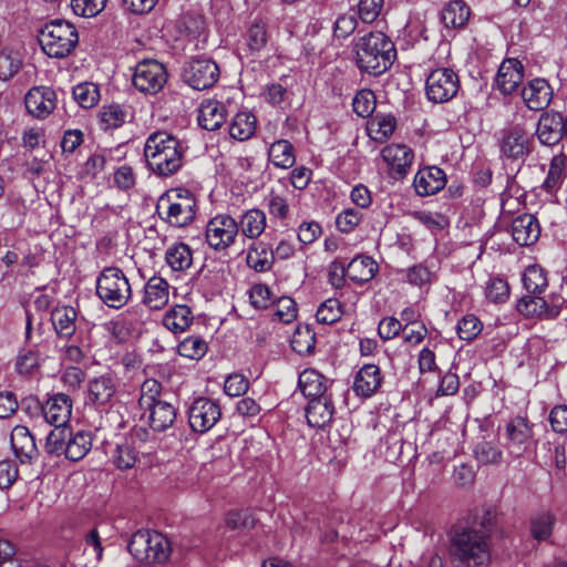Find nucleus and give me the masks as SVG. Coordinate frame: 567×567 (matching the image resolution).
<instances>
[{"label": "nucleus", "instance_id": "f257e3e1", "mask_svg": "<svg viewBox=\"0 0 567 567\" xmlns=\"http://www.w3.org/2000/svg\"><path fill=\"white\" fill-rule=\"evenodd\" d=\"M449 554L457 567H482L489 561V542L485 532H476L464 523L454 525L449 533Z\"/></svg>", "mask_w": 567, "mask_h": 567}, {"label": "nucleus", "instance_id": "f03ea898", "mask_svg": "<svg viewBox=\"0 0 567 567\" xmlns=\"http://www.w3.org/2000/svg\"><path fill=\"white\" fill-rule=\"evenodd\" d=\"M357 65L360 71L373 76L386 72L396 59L392 40L382 32H370L354 44Z\"/></svg>", "mask_w": 567, "mask_h": 567}, {"label": "nucleus", "instance_id": "7ed1b4c3", "mask_svg": "<svg viewBox=\"0 0 567 567\" xmlns=\"http://www.w3.org/2000/svg\"><path fill=\"white\" fill-rule=\"evenodd\" d=\"M183 155L179 140L165 131L151 134L144 146L148 168L162 177L171 176L182 167Z\"/></svg>", "mask_w": 567, "mask_h": 567}, {"label": "nucleus", "instance_id": "20e7f679", "mask_svg": "<svg viewBox=\"0 0 567 567\" xmlns=\"http://www.w3.org/2000/svg\"><path fill=\"white\" fill-rule=\"evenodd\" d=\"M38 41L48 56L61 59L74 50L79 43V33L72 23L55 19L40 29Z\"/></svg>", "mask_w": 567, "mask_h": 567}, {"label": "nucleus", "instance_id": "39448f33", "mask_svg": "<svg viewBox=\"0 0 567 567\" xmlns=\"http://www.w3.org/2000/svg\"><path fill=\"white\" fill-rule=\"evenodd\" d=\"M127 548L136 560L146 564H164L172 554L167 537L155 530L140 529L135 532Z\"/></svg>", "mask_w": 567, "mask_h": 567}, {"label": "nucleus", "instance_id": "423d86ee", "mask_svg": "<svg viewBox=\"0 0 567 567\" xmlns=\"http://www.w3.org/2000/svg\"><path fill=\"white\" fill-rule=\"evenodd\" d=\"M96 295L110 308L121 309L132 297L131 284L117 267H105L96 279Z\"/></svg>", "mask_w": 567, "mask_h": 567}, {"label": "nucleus", "instance_id": "0eeeda50", "mask_svg": "<svg viewBox=\"0 0 567 567\" xmlns=\"http://www.w3.org/2000/svg\"><path fill=\"white\" fill-rule=\"evenodd\" d=\"M166 207V216L162 217L173 227H185L196 216V199L188 189H174L159 197L157 210ZM162 215L161 212H158Z\"/></svg>", "mask_w": 567, "mask_h": 567}, {"label": "nucleus", "instance_id": "6e6552de", "mask_svg": "<svg viewBox=\"0 0 567 567\" xmlns=\"http://www.w3.org/2000/svg\"><path fill=\"white\" fill-rule=\"evenodd\" d=\"M239 234V226L228 214H218L206 225L205 238L210 248L223 251L229 248Z\"/></svg>", "mask_w": 567, "mask_h": 567}, {"label": "nucleus", "instance_id": "1a4fd4ad", "mask_svg": "<svg viewBox=\"0 0 567 567\" xmlns=\"http://www.w3.org/2000/svg\"><path fill=\"white\" fill-rule=\"evenodd\" d=\"M182 78L193 89L206 90L218 81L219 68L210 58L196 56L185 64Z\"/></svg>", "mask_w": 567, "mask_h": 567}, {"label": "nucleus", "instance_id": "9d476101", "mask_svg": "<svg viewBox=\"0 0 567 567\" xmlns=\"http://www.w3.org/2000/svg\"><path fill=\"white\" fill-rule=\"evenodd\" d=\"M458 89L460 80L452 69H436L426 79V96L434 103H445L452 100Z\"/></svg>", "mask_w": 567, "mask_h": 567}, {"label": "nucleus", "instance_id": "9b49d317", "mask_svg": "<svg viewBox=\"0 0 567 567\" xmlns=\"http://www.w3.org/2000/svg\"><path fill=\"white\" fill-rule=\"evenodd\" d=\"M167 82L164 64L155 60H144L137 63L133 74V84L142 93L156 94Z\"/></svg>", "mask_w": 567, "mask_h": 567}, {"label": "nucleus", "instance_id": "f8f14e48", "mask_svg": "<svg viewBox=\"0 0 567 567\" xmlns=\"http://www.w3.org/2000/svg\"><path fill=\"white\" fill-rule=\"evenodd\" d=\"M221 417L219 404L209 398L200 396L188 408V423L193 432L204 434L213 429Z\"/></svg>", "mask_w": 567, "mask_h": 567}, {"label": "nucleus", "instance_id": "ddd939ff", "mask_svg": "<svg viewBox=\"0 0 567 567\" xmlns=\"http://www.w3.org/2000/svg\"><path fill=\"white\" fill-rule=\"evenodd\" d=\"M533 143V136L518 125L504 128L498 141L501 154L508 159H520L529 155Z\"/></svg>", "mask_w": 567, "mask_h": 567}, {"label": "nucleus", "instance_id": "4468645a", "mask_svg": "<svg viewBox=\"0 0 567 567\" xmlns=\"http://www.w3.org/2000/svg\"><path fill=\"white\" fill-rule=\"evenodd\" d=\"M28 409L42 413L44 420L54 426H64L71 416L72 400L68 394L58 393L48 399L44 404L39 400L29 399Z\"/></svg>", "mask_w": 567, "mask_h": 567}, {"label": "nucleus", "instance_id": "2eb2a0df", "mask_svg": "<svg viewBox=\"0 0 567 567\" xmlns=\"http://www.w3.org/2000/svg\"><path fill=\"white\" fill-rule=\"evenodd\" d=\"M532 434V427L525 417L516 416L512 419L506 425L504 446L507 453L513 457L522 456L527 450Z\"/></svg>", "mask_w": 567, "mask_h": 567}, {"label": "nucleus", "instance_id": "dca6fc26", "mask_svg": "<svg viewBox=\"0 0 567 567\" xmlns=\"http://www.w3.org/2000/svg\"><path fill=\"white\" fill-rule=\"evenodd\" d=\"M10 443L14 456L22 464H32L40 456L34 436L24 425H17L12 429Z\"/></svg>", "mask_w": 567, "mask_h": 567}, {"label": "nucleus", "instance_id": "f3484780", "mask_svg": "<svg viewBox=\"0 0 567 567\" xmlns=\"http://www.w3.org/2000/svg\"><path fill=\"white\" fill-rule=\"evenodd\" d=\"M24 103L28 112L38 118L49 116L56 106V93L49 86H34L27 93Z\"/></svg>", "mask_w": 567, "mask_h": 567}, {"label": "nucleus", "instance_id": "a211bd4d", "mask_svg": "<svg viewBox=\"0 0 567 567\" xmlns=\"http://www.w3.org/2000/svg\"><path fill=\"white\" fill-rule=\"evenodd\" d=\"M539 142L547 146L556 145L566 134L563 114L555 111H547L539 117L537 130Z\"/></svg>", "mask_w": 567, "mask_h": 567}, {"label": "nucleus", "instance_id": "6ab92c4d", "mask_svg": "<svg viewBox=\"0 0 567 567\" xmlns=\"http://www.w3.org/2000/svg\"><path fill=\"white\" fill-rule=\"evenodd\" d=\"M383 161L389 165L391 175L396 178H403L413 162L412 150L403 144H391L381 152Z\"/></svg>", "mask_w": 567, "mask_h": 567}, {"label": "nucleus", "instance_id": "aec40b11", "mask_svg": "<svg viewBox=\"0 0 567 567\" xmlns=\"http://www.w3.org/2000/svg\"><path fill=\"white\" fill-rule=\"evenodd\" d=\"M117 380L111 372L101 374L87 382V402L93 405H105L116 393Z\"/></svg>", "mask_w": 567, "mask_h": 567}, {"label": "nucleus", "instance_id": "412c9836", "mask_svg": "<svg viewBox=\"0 0 567 567\" xmlns=\"http://www.w3.org/2000/svg\"><path fill=\"white\" fill-rule=\"evenodd\" d=\"M524 79V68L517 59H506L502 62L496 85L503 94H511L519 86Z\"/></svg>", "mask_w": 567, "mask_h": 567}, {"label": "nucleus", "instance_id": "4be33fe9", "mask_svg": "<svg viewBox=\"0 0 567 567\" xmlns=\"http://www.w3.org/2000/svg\"><path fill=\"white\" fill-rule=\"evenodd\" d=\"M413 184L417 195H433L444 188L446 175L444 171L437 166L424 167L416 173Z\"/></svg>", "mask_w": 567, "mask_h": 567}, {"label": "nucleus", "instance_id": "5701e85b", "mask_svg": "<svg viewBox=\"0 0 567 567\" xmlns=\"http://www.w3.org/2000/svg\"><path fill=\"white\" fill-rule=\"evenodd\" d=\"M511 233L519 246H529L539 238L540 227L536 217L522 214L512 220Z\"/></svg>", "mask_w": 567, "mask_h": 567}, {"label": "nucleus", "instance_id": "b1692460", "mask_svg": "<svg viewBox=\"0 0 567 567\" xmlns=\"http://www.w3.org/2000/svg\"><path fill=\"white\" fill-rule=\"evenodd\" d=\"M383 378L375 364H364L357 373L353 391L358 396L370 398L381 388Z\"/></svg>", "mask_w": 567, "mask_h": 567}, {"label": "nucleus", "instance_id": "393cba45", "mask_svg": "<svg viewBox=\"0 0 567 567\" xmlns=\"http://www.w3.org/2000/svg\"><path fill=\"white\" fill-rule=\"evenodd\" d=\"M334 413L331 395L309 400L306 408L307 422L312 427L321 429L329 424Z\"/></svg>", "mask_w": 567, "mask_h": 567}, {"label": "nucleus", "instance_id": "a878e982", "mask_svg": "<svg viewBox=\"0 0 567 567\" xmlns=\"http://www.w3.org/2000/svg\"><path fill=\"white\" fill-rule=\"evenodd\" d=\"M168 288L169 285L164 278L153 276L145 284L142 302L152 310L164 308L168 302Z\"/></svg>", "mask_w": 567, "mask_h": 567}, {"label": "nucleus", "instance_id": "bb28decb", "mask_svg": "<svg viewBox=\"0 0 567 567\" xmlns=\"http://www.w3.org/2000/svg\"><path fill=\"white\" fill-rule=\"evenodd\" d=\"M549 85L543 79L530 81L522 90V97L529 110L539 111L549 104Z\"/></svg>", "mask_w": 567, "mask_h": 567}, {"label": "nucleus", "instance_id": "cd10ccee", "mask_svg": "<svg viewBox=\"0 0 567 567\" xmlns=\"http://www.w3.org/2000/svg\"><path fill=\"white\" fill-rule=\"evenodd\" d=\"M226 107L221 102L208 100L199 107L198 124L207 131L218 130L226 122Z\"/></svg>", "mask_w": 567, "mask_h": 567}, {"label": "nucleus", "instance_id": "c85d7f7f", "mask_svg": "<svg viewBox=\"0 0 567 567\" xmlns=\"http://www.w3.org/2000/svg\"><path fill=\"white\" fill-rule=\"evenodd\" d=\"M516 309L525 317L554 319L559 315L558 307H549L542 297L537 296H525L520 298L517 302Z\"/></svg>", "mask_w": 567, "mask_h": 567}, {"label": "nucleus", "instance_id": "c756f323", "mask_svg": "<svg viewBox=\"0 0 567 567\" xmlns=\"http://www.w3.org/2000/svg\"><path fill=\"white\" fill-rule=\"evenodd\" d=\"M471 9L464 0H451L441 11V20L445 28L462 29L466 25Z\"/></svg>", "mask_w": 567, "mask_h": 567}, {"label": "nucleus", "instance_id": "7c9ffc66", "mask_svg": "<svg viewBox=\"0 0 567 567\" xmlns=\"http://www.w3.org/2000/svg\"><path fill=\"white\" fill-rule=\"evenodd\" d=\"M327 379L313 369H306L299 374L298 385L309 400L327 396Z\"/></svg>", "mask_w": 567, "mask_h": 567}, {"label": "nucleus", "instance_id": "2f4dec72", "mask_svg": "<svg viewBox=\"0 0 567 567\" xmlns=\"http://www.w3.org/2000/svg\"><path fill=\"white\" fill-rule=\"evenodd\" d=\"M150 411V426L157 432L171 427L176 420V409L167 401H159L146 408Z\"/></svg>", "mask_w": 567, "mask_h": 567}, {"label": "nucleus", "instance_id": "473e14b6", "mask_svg": "<svg viewBox=\"0 0 567 567\" xmlns=\"http://www.w3.org/2000/svg\"><path fill=\"white\" fill-rule=\"evenodd\" d=\"M78 312L73 307L55 308L51 313V321L60 338L69 339L76 331Z\"/></svg>", "mask_w": 567, "mask_h": 567}, {"label": "nucleus", "instance_id": "72a5a7b5", "mask_svg": "<svg viewBox=\"0 0 567 567\" xmlns=\"http://www.w3.org/2000/svg\"><path fill=\"white\" fill-rule=\"evenodd\" d=\"M194 320L192 309L186 305L169 308L163 317V326L173 333L184 332Z\"/></svg>", "mask_w": 567, "mask_h": 567}, {"label": "nucleus", "instance_id": "f704fd0d", "mask_svg": "<svg viewBox=\"0 0 567 567\" xmlns=\"http://www.w3.org/2000/svg\"><path fill=\"white\" fill-rule=\"evenodd\" d=\"M378 271L377 262L368 256L354 257L347 267V276L357 284L370 281Z\"/></svg>", "mask_w": 567, "mask_h": 567}, {"label": "nucleus", "instance_id": "c9c22d12", "mask_svg": "<svg viewBox=\"0 0 567 567\" xmlns=\"http://www.w3.org/2000/svg\"><path fill=\"white\" fill-rule=\"evenodd\" d=\"M92 447V435L90 432L79 431L72 433L69 429V437L66 441L65 457L70 461L82 460Z\"/></svg>", "mask_w": 567, "mask_h": 567}, {"label": "nucleus", "instance_id": "e433bc0d", "mask_svg": "<svg viewBox=\"0 0 567 567\" xmlns=\"http://www.w3.org/2000/svg\"><path fill=\"white\" fill-rule=\"evenodd\" d=\"M238 226H240L244 236L256 239L265 230L266 215L261 209H249L241 216Z\"/></svg>", "mask_w": 567, "mask_h": 567}, {"label": "nucleus", "instance_id": "4c0bfd02", "mask_svg": "<svg viewBox=\"0 0 567 567\" xmlns=\"http://www.w3.org/2000/svg\"><path fill=\"white\" fill-rule=\"evenodd\" d=\"M256 131V117L249 112H239L229 125V134L238 141L249 140Z\"/></svg>", "mask_w": 567, "mask_h": 567}, {"label": "nucleus", "instance_id": "58836bf2", "mask_svg": "<svg viewBox=\"0 0 567 567\" xmlns=\"http://www.w3.org/2000/svg\"><path fill=\"white\" fill-rule=\"evenodd\" d=\"M270 162L280 168H290L295 164L293 146L287 140H279L272 143L268 151Z\"/></svg>", "mask_w": 567, "mask_h": 567}, {"label": "nucleus", "instance_id": "ea45409f", "mask_svg": "<svg viewBox=\"0 0 567 567\" xmlns=\"http://www.w3.org/2000/svg\"><path fill=\"white\" fill-rule=\"evenodd\" d=\"M395 126L396 120L393 115L378 114L369 122L368 131L373 140L383 142L392 135Z\"/></svg>", "mask_w": 567, "mask_h": 567}, {"label": "nucleus", "instance_id": "a19ab883", "mask_svg": "<svg viewBox=\"0 0 567 567\" xmlns=\"http://www.w3.org/2000/svg\"><path fill=\"white\" fill-rule=\"evenodd\" d=\"M165 259L168 266L175 271L185 270L189 268L193 262L190 248L183 243L168 248Z\"/></svg>", "mask_w": 567, "mask_h": 567}, {"label": "nucleus", "instance_id": "79ce46f5", "mask_svg": "<svg viewBox=\"0 0 567 567\" xmlns=\"http://www.w3.org/2000/svg\"><path fill=\"white\" fill-rule=\"evenodd\" d=\"M68 437L69 427L54 426V429L47 435L44 452L50 456L65 455Z\"/></svg>", "mask_w": 567, "mask_h": 567}, {"label": "nucleus", "instance_id": "37998d69", "mask_svg": "<svg viewBox=\"0 0 567 567\" xmlns=\"http://www.w3.org/2000/svg\"><path fill=\"white\" fill-rule=\"evenodd\" d=\"M412 217L433 234L442 231L450 225L449 218L437 212L415 210L412 213Z\"/></svg>", "mask_w": 567, "mask_h": 567}, {"label": "nucleus", "instance_id": "c03bdc74", "mask_svg": "<svg viewBox=\"0 0 567 567\" xmlns=\"http://www.w3.org/2000/svg\"><path fill=\"white\" fill-rule=\"evenodd\" d=\"M556 522L555 516L549 512H544L530 520V533L538 542L547 539L551 533Z\"/></svg>", "mask_w": 567, "mask_h": 567}, {"label": "nucleus", "instance_id": "a18cd8bd", "mask_svg": "<svg viewBox=\"0 0 567 567\" xmlns=\"http://www.w3.org/2000/svg\"><path fill=\"white\" fill-rule=\"evenodd\" d=\"M207 349L206 341L195 336L184 339L177 346V351L182 357L193 360L202 359L206 354Z\"/></svg>", "mask_w": 567, "mask_h": 567}, {"label": "nucleus", "instance_id": "49530a36", "mask_svg": "<svg viewBox=\"0 0 567 567\" xmlns=\"http://www.w3.org/2000/svg\"><path fill=\"white\" fill-rule=\"evenodd\" d=\"M475 458L482 464H498L502 461V451L489 441L482 440L474 447Z\"/></svg>", "mask_w": 567, "mask_h": 567}, {"label": "nucleus", "instance_id": "de8ad7c7", "mask_svg": "<svg viewBox=\"0 0 567 567\" xmlns=\"http://www.w3.org/2000/svg\"><path fill=\"white\" fill-rule=\"evenodd\" d=\"M342 316L341 303L336 298L323 301L316 313L319 323L331 324L340 320Z\"/></svg>", "mask_w": 567, "mask_h": 567}, {"label": "nucleus", "instance_id": "09e8293b", "mask_svg": "<svg viewBox=\"0 0 567 567\" xmlns=\"http://www.w3.org/2000/svg\"><path fill=\"white\" fill-rule=\"evenodd\" d=\"M524 287L529 293H539L547 287V278L538 266H529L523 276Z\"/></svg>", "mask_w": 567, "mask_h": 567}, {"label": "nucleus", "instance_id": "8fccbe9b", "mask_svg": "<svg viewBox=\"0 0 567 567\" xmlns=\"http://www.w3.org/2000/svg\"><path fill=\"white\" fill-rule=\"evenodd\" d=\"M257 520L250 509H234L226 516V525L230 529H251Z\"/></svg>", "mask_w": 567, "mask_h": 567}, {"label": "nucleus", "instance_id": "3c124183", "mask_svg": "<svg viewBox=\"0 0 567 567\" xmlns=\"http://www.w3.org/2000/svg\"><path fill=\"white\" fill-rule=\"evenodd\" d=\"M74 100L84 109L93 107L100 97L99 90L93 83H81L73 89Z\"/></svg>", "mask_w": 567, "mask_h": 567}, {"label": "nucleus", "instance_id": "603ef678", "mask_svg": "<svg viewBox=\"0 0 567 567\" xmlns=\"http://www.w3.org/2000/svg\"><path fill=\"white\" fill-rule=\"evenodd\" d=\"M457 334L465 341L474 340L483 329V323L474 315H466L457 322Z\"/></svg>", "mask_w": 567, "mask_h": 567}, {"label": "nucleus", "instance_id": "864d4df0", "mask_svg": "<svg viewBox=\"0 0 567 567\" xmlns=\"http://www.w3.org/2000/svg\"><path fill=\"white\" fill-rule=\"evenodd\" d=\"M247 262L256 271H267L271 269L274 262V252H269L265 247H262L260 250L258 247H251L247 255Z\"/></svg>", "mask_w": 567, "mask_h": 567}, {"label": "nucleus", "instance_id": "5fc2aeb1", "mask_svg": "<svg viewBox=\"0 0 567 567\" xmlns=\"http://www.w3.org/2000/svg\"><path fill=\"white\" fill-rule=\"evenodd\" d=\"M353 111L361 117L370 116L375 109V95L369 90L359 91L352 102Z\"/></svg>", "mask_w": 567, "mask_h": 567}, {"label": "nucleus", "instance_id": "6e6d98bb", "mask_svg": "<svg viewBox=\"0 0 567 567\" xmlns=\"http://www.w3.org/2000/svg\"><path fill=\"white\" fill-rule=\"evenodd\" d=\"M22 61L17 52H0V80L11 79L21 68Z\"/></svg>", "mask_w": 567, "mask_h": 567}, {"label": "nucleus", "instance_id": "4d7b16f0", "mask_svg": "<svg viewBox=\"0 0 567 567\" xmlns=\"http://www.w3.org/2000/svg\"><path fill=\"white\" fill-rule=\"evenodd\" d=\"M162 393V384L155 379H147L141 385V396L138 404L145 409L153 403L159 402Z\"/></svg>", "mask_w": 567, "mask_h": 567}, {"label": "nucleus", "instance_id": "13d9d810", "mask_svg": "<svg viewBox=\"0 0 567 567\" xmlns=\"http://www.w3.org/2000/svg\"><path fill=\"white\" fill-rule=\"evenodd\" d=\"M137 460L135 449L128 443L118 444L113 454L115 465L121 470H127L134 466Z\"/></svg>", "mask_w": 567, "mask_h": 567}, {"label": "nucleus", "instance_id": "bf43d9fd", "mask_svg": "<svg viewBox=\"0 0 567 567\" xmlns=\"http://www.w3.org/2000/svg\"><path fill=\"white\" fill-rule=\"evenodd\" d=\"M495 520V511L488 508L483 511L481 515L476 514L472 520H468L465 524L470 527H474L476 532H485L486 540L488 542Z\"/></svg>", "mask_w": 567, "mask_h": 567}, {"label": "nucleus", "instance_id": "052dcab7", "mask_svg": "<svg viewBox=\"0 0 567 567\" xmlns=\"http://www.w3.org/2000/svg\"><path fill=\"white\" fill-rule=\"evenodd\" d=\"M107 0H71V7L75 14L81 17H94L99 14Z\"/></svg>", "mask_w": 567, "mask_h": 567}, {"label": "nucleus", "instance_id": "680f3d73", "mask_svg": "<svg viewBox=\"0 0 567 567\" xmlns=\"http://www.w3.org/2000/svg\"><path fill=\"white\" fill-rule=\"evenodd\" d=\"M182 28L187 37L193 39L199 37L205 31V20L199 13L188 12L182 18Z\"/></svg>", "mask_w": 567, "mask_h": 567}, {"label": "nucleus", "instance_id": "e2e57ef3", "mask_svg": "<svg viewBox=\"0 0 567 567\" xmlns=\"http://www.w3.org/2000/svg\"><path fill=\"white\" fill-rule=\"evenodd\" d=\"M383 8V0H359L358 13L365 23L374 22Z\"/></svg>", "mask_w": 567, "mask_h": 567}, {"label": "nucleus", "instance_id": "0e129e2a", "mask_svg": "<svg viewBox=\"0 0 567 567\" xmlns=\"http://www.w3.org/2000/svg\"><path fill=\"white\" fill-rule=\"evenodd\" d=\"M485 293L495 303L504 302L509 296L508 284L501 278H493L488 281Z\"/></svg>", "mask_w": 567, "mask_h": 567}, {"label": "nucleus", "instance_id": "69168bd1", "mask_svg": "<svg viewBox=\"0 0 567 567\" xmlns=\"http://www.w3.org/2000/svg\"><path fill=\"white\" fill-rule=\"evenodd\" d=\"M316 338L308 327L297 329L291 340V347L299 353L310 352L315 348Z\"/></svg>", "mask_w": 567, "mask_h": 567}, {"label": "nucleus", "instance_id": "338daca9", "mask_svg": "<svg viewBox=\"0 0 567 567\" xmlns=\"http://www.w3.org/2000/svg\"><path fill=\"white\" fill-rule=\"evenodd\" d=\"M16 368L21 375H31L39 368L38 354L31 350L21 352L17 357Z\"/></svg>", "mask_w": 567, "mask_h": 567}, {"label": "nucleus", "instance_id": "774afa93", "mask_svg": "<svg viewBox=\"0 0 567 567\" xmlns=\"http://www.w3.org/2000/svg\"><path fill=\"white\" fill-rule=\"evenodd\" d=\"M250 303L256 309H266L271 303V291L267 285H254L249 291Z\"/></svg>", "mask_w": 567, "mask_h": 567}]
</instances>
